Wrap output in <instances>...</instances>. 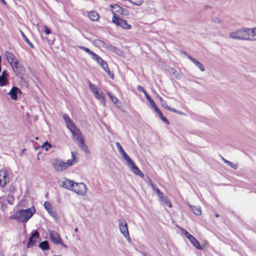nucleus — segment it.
Listing matches in <instances>:
<instances>
[{
    "instance_id": "f257e3e1",
    "label": "nucleus",
    "mask_w": 256,
    "mask_h": 256,
    "mask_svg": "<svg viewBox=\"0 0 256 256\" xmlns=\"http://www.w3.org/2000/svg\"><path fill=\"white\" fill-rule=\"evenodd\" d=\"M67 128L70 132L72 138L80 144V146L83 149L86 148L84 140L82 134L80 130L76 127L74 122L71 120L66 114L62 115Z\"/></svg>"
},
{
    "instance_id": "f03ea898",
    "label": "nucleus",
    "mask_w": 256,
    "mask_h": 256,
    "mask_svg": "<svg viewBox=\"0 0 256 256\" xmlns=\"http://www.w3.org/2000/svg\"><path fill=\"white\" fill-rule=\"evenodd\" d=\"M116 146L118 152L122 157L123 159L126 162L127 166L130 168L132 172L140 178H144V174L136 165L133 160L130 158V157L124 151L120 144L118 142H116Z\"/></svg>"
},
{
    "instance_id": "7ed1b4c3",
    "label": "nucleus",
    "mask_w": 256,
    "mask_h": 256,
    "mask_svg": "<svg viewBox=\"0 0 256 256\" xmlns=\"http://www.w3.org/2000/svg\"><path fill=\"white\" fill-rule=\"evenodd\" d=\"M76 155L75 152H71L72 159L68 160L66 162H64L60 159H55L52 162L54 169L58 172L66 170L78 162Z\"/></svg>"
},
{
    "instance_id": "20e7f679",
    "label": "nucleus",
    "mask_w": 256,
    "mask_h": 256,
    "mask_svg": "<svg viewBox=\"0 0 256 256\" xmlns=\"http://www.w3.org/2000/svg\"><path fill=\"white\" fill-rule=\"evenodd\" d=\"M36 212V208L32 206L25 210H20L16 212L12 218L18 222L26 223Z\"/></svg>"
},
{
    "instance_id": "39448f33",
    "label": "nucleus",
    "mask_w": 256,
    "mask_h": 256,
    "mask_svg": "<svg viewBox=\"0 0 256 256\" xmlns=\"http://www.w3.org/2000/svg\"><path fill=\"white\" fill-rule=\"evenodd\" d=\"M4 54L13 71L18 76L22 74L24 72V68L19 64L18 60L10 52L6 51Z\"/></svg>"
},
{
    "instance_id": "423d86ee",
    "label": "nucleus",
    "mask_w": 256,
    "mask_h": 256,
    "mask_svg": "<svg viewBox=\"0 0 256 256\" xmlns=\"http://www.w3.org/2000/svg\"><path fill=\"white\" fill-rule=\"evenodd\" d=\"M88 86L90 90L92 92L94 98L100 100L104 106H105L106 103L102 92L100 90L97 86L92 84L90 82H88Z\"/></svg>"
},
{
    "instance_id": "0eeeda50",
    "label": "nucleus",
    "mask_w": 256,
    "mask_h": 256,
    "mask_svg": "<svg viewBox=\"0 0 256 256\" xmlns=\"http://www.w3.org/2000/svg\"><path fill=\"white\" fill-rule=\"evenodd\" d=\"M180 230L181 234L186 238L194 247L199 250H202V247L201 246L198 241L193 236L183 228H180Z\"/></svg>"
},
{
    "instance_id": "6e6552de",
    "label": "nucleus",
    "mask_w": 256,
    "mask_h": 256,
    "mask_svg": "<svg viewBox=\"0 0 256 256\" xmlns=\"http://www.w3.org/2000/svg\"><path fill=\"white\" fill-rule=\"evenodd\" d=\"M72 192L78 196H84L87 194L88 188L86 184L82 182H75Z\"/></svg>"
},
{
    "instance_id": "1a4fd4ad",
    "label": "nucleus",
    "mask_w": 256,
    "mask_h": 256,
    "mask_svg": "<svg viewBox=\"0 0 256 256\" xmlns=\"http://www.w3.org/2000/svg\"><path fill=\"white\" fill-rule=\"evenodd\" d=\"M118 224L120 233L128 242H130L131 238L129 234L128 224L124 220H120L118 221Z\"/></svg>"
},
{
    "instance_id": "9d476101",
    "label": "nucleus",
    "mask_w": 256,
    "mask_h": 256,
    "mask_svg": "<svg viewBox=\"0 0 256 256\" xmlns=\"http://www.w3.org/2000/svg\"><path fill=\"white\" fill-rule=\"evenodd\" d=\"M110 7L112 14V21L113 20L114 18H120V16L122 15L124 11L126 10L125 9L122 8L117 4H110Z\"/></svg>"
},
{
    "instance_id": "9b49d317",
    "label": "nucleus",
    "mask_w": 256,
    "mask_h": 256,
    "mask_svg": "<svg viewBox=\"0 0 256 256\" xmlns=\"http://www.w3.org/2000/svg\"><path fill=\"white\" fill-rule=\"evenodd\" d=\"M151 186L152 190L156 193L160 200L162 202L166 205L168 206L169 208L172 207V204L168 200L167 197L164 194V193L161 192L160 190L153 184H151Z\"/></svg>"
},
{
    "instance_id": "f8f14e48",
    "label": "nucleus",
    "mask_w": 256,
    "mask_h": 256,
    "mask_svg": "<svg viewBox=\"0 0 256 256\" xmlns=\"http://www.w3.org/2000/svg\"><path fill=\"white\" fill-rule=\"evenodd\" d=\"M112 22L116 26L124 30H130L132 28V25L128 24L126 20L120 18H114Z\"/></svg>"
},
{
    "instance_id": "ddd939ff",
    "label": "nucleus",
    "mask_w": 256,
    "mask_h": 256,
    "mask_svg": "<svg viewBox=\"0 0 256 256\" xmlns=\"http://www.w3.org/2000/svg\"><path fill=\"white\" fill-rule=\"evenodd\" d=\"M230 38L236 40H244V28H237L229 34Z\"/></svg>"
},
{
    "instance_id": "4468645a",
    "label": "nucleus",
    "mask_w": 256,
    "mask_h": 256,
    "mask_svg": "<svg viewBox=\"0 0 256 256\" xmlns=\"http://www.w3.org/2000/svg\"><path fill=\"white\" fill-rule=\"evenodd\" d=\"M49 234L52 242L56 244H60L64 246L63 242L60 234L54 230H50Z\"/></svg>"
},
{
    "instance_id": "2eb2a0df",
    "label": "nucleus",
    "mask_w": 256,
    "mask_h": 256,
    "mask_svg": "<svg viewBox=\"0 0 256 256\" xmlns=\"http://www.w3.org/2000/svg\"><path fill=\"white\" fill-rule=\"evenodd\" d=\"M8 179L7 170L4 168L0 169V186L4 187Z\"/></svg>"
},
{
    "instance_id": "dca6fc26",
    "label": "nucleus",
    "mask_w": 256,
    "mask_h": 256,
    "mask_svg": "<svg viewBox=\"0 0 256 256\" xmlns=\"http://www.w3.org/2000/svg\"><path fill=\"white\" fill-rule=\"evenodd\" d=\"M44 206L49 214L54 219L56 220L58 218V214L55 210L52 208L51 203L48 201L44 202Z\"/></svg>"
},
{
    "instance_id": "f3484780",
    "label": "nucleus",
    "mask_w": 256,
    "mask_h": 256,
    "mask_svg": "<svg viewBox=\"0 0 256 256\" xmlns=\"http://www.w3.org/2000/svg\"><path fill=\"white\" fill-rule=\"evenodd\" d=\"M39 238V234L37 230L34 231L29 239L28 242L27 244L28 248H31L35 246L37 240Z\"/></svg>"
},
{
    "instance_id": "a211bd4d",
    "label": "nucleus",
    "mask_w": 256,
    "mask_h": 256,
    "mask_svg": "<svg viewBox=\"0 0 256 256\" xmlns=\"http://www.w3.org/2000/svg\"><path fill=\"white\" fill-rule=\"evenodd\" d=\"M62 187L63 188L68 190H70L72 191V188H74L75 182L72 180H70L69 179L64 178V179L62 182Z\"/></svg>"
},
{
    "instance_id": "6ab92c4d",
    "label": "nucleus",
    "mask_w": 256,
    "mask_h": 256,
    "mask_svg": "<svg viewBox=\"0 0 256 256\" xmlns=\"http://www.w3.org/2000/svg\"><path fill=\"white\" fill-rule=\"evenodd\" d=\"M92 44L94 46H96L100 48L108 49L110 48L109 45L104 42L101 40L99 39L94 40L92 42Z\"/></svg>"
},
{
    "instance_id": "aec40b11",
    "label": "nucleus",
    "mask_w": 256,
    "mask_h": 256,
    "mask_svg": "<svg viewBox=\"0 0 256 256\" xmlns=\"http://www.w3.org/2000/svg\"><path fill=\"white\" fill-rule=\"evenodd\" d=\"M20 93L21 91L20 88L16 86H13L8 94L10 96L11 99L16 100L18 98L17 94Z\"/></svg>"
},
{
    "instance_id": "412c9836",
    "label": "nucleus",
    "mask_w": 256,
    "mask_h": 256,
    "mask_svg": "<svg viewBox=\"0 0 256 256\" xmlns=\"http://www.w3.org/2000/svg\"><path fill=\"white\" fill-rule=\"evenodd\" d=\"M8 80L6 76V70H4L0 75V86L2 87L8 84Z\"/></svg>"
},
{
    "instance_id": "4be33fe9",
    "label": "nucleus",
    "mask_w": 256,
    "mask_h": 256,
    "mask_svg": "<svg viewBox=\"0 0 256 256\" xmlns=\"http://www.w3.org/2000/svg\"><path fill=\"white\" fill-rule=\"evenodd\" d=\"M252 28H244L245 40H252Z\"/></svg>"
},
{
    "instance_id": "5701e85b",
    "label": "nucleus",
    "mask_w": 256,
    "mask_h": 256,
    "mask_svg": "<svg viewBox=\"0 0 256 256\" xmlns=\"http://www.w3.org/2000/svg\"><path fill=\"white\" fill-rule=\"evenodd\" d=\"M88 16L92 21L96 22L99 20V14L95 11H92L88 14Z\"/></svg>"
},
{
    "instance_id": "b1692460",
    "label": "nucleus",
    "mask_w": 256,
    "mask_h": 256,
    "mask_svg": "<svg viewBox=\"0 0 256 256\" xmlns=\"http://www.w3.org/2000/svg\"><path fill=\"white\" fill-rule=\"evenodd\" d=\"M92 58L95 60L97 64L100 65L101 67L102 66H104V64L106 63L105 61H104L97 54H95Z\"/></svg>"
},
{
    "instance_id": "393cba45",
    "label": "nucleus",
    "mask_w": 256,
    "mask_h": 256,
    "mask_svg": "<svg viewBox=\"0 0 256 256\" xmlns=\"http://www.w3.org/2000/svg\"><path fill=\"white\" fill-rule=\"evenodd\" d=\"M188 58L191 60L193 64L200 70V71L204 72V68L201 63L191 56H188Z\"/></svg>"
},
{
    "instance_id": "a878e982",
    "label": "nucleus",
    "mask_w": 256,
    "mask_h": 256,
    "mask_svg": "<svg viewBox=\"0 0 256 256\" xmlns=\"http://www.w3.org/2000/svg\"><path fill=\"white\" fill-rule=\"evenodd\" d=\"M101 68L104 70L106 72V74L112 79H114V74L110 72L107 63L104 64V65L102 66Z\"/></svg>"
},
{
    "instance_id": "bb28decb",
    "label": "nucleus",
    "mask_w": 256,
    "mask_h": 256,
    "mask_svg": "<svg viewBox=\"0 0 256 256\" xmlns=\"http://www.w3.org/2000/svg\"><path fill=\"white\" fill-rule=\"evenodd\" d=\"M189 206L196 214L198 216H200L202 214V212L200 206H192V205H189Z\"/></svg>"
},
{
    "instance_id": "cd10ccee",
    "label": "nucleus",
    "mask_w": 256,
    "mask_h": 256,
    "mask_svg": "<svg viewBox=\"0 0 256 256\" xmlns=\"http://www.w3.org/2000/svg\"><path fill=\"white\" fill-rule=\"evenodd\" d=\"M132 5L136 6H140L144 2V0H128Z\"/></svg>"
},
{
    "instance_id": "c85d7f7f",
    "label": "nucleus",
    "mask_w": 256,
    "mask_h": 256,
    "mask_svg": "<svg viewBox=\"0 0 256 256\" xmlns=\"http://www.w3.org/2000/svg\"><path fill=\"white\" fill-rule=\"evenodd\" d=\"M39 247L42 250L49 249V245L47 241H43L39 244Z\"/></svg>"
},
{
    "instance_id": "c756f323",
    "label": "nucleus",
    "mask_w": 256,
    "mask_h": 256,
    "mask_svg": "<svg viewBox=\"0 0 256 256\" xmlns=\"http://www.w3.org/2000/svg\"><path fill=\"white\" fill-rule=\"evenodd\" d=\"M20 33L24 41L30 46L31 48H34V46L33 44L28 40L24 33L22 31H20Z\"/></svg>"
},
{
    "instance_id": "7c9ffc66",
    "label": "nucleus",
    "mask_w": 256,
    "mask_h": 256,
    "mask_svg": "<svg viewBox=\"0 0 256 256\" xmlns=\"http://www.w3.org/2000/svg\"><path fill=\"white\" fill-rule=\"evenodd\" d=\"M52 147V146L48 142H44L42 146V148L46 152H48Z\"/></svg>"
},
{
    "instance_id": "2f4dec72",
    "label": "nucleus",
    "mask_w": 256,
    "mask_h": 256,
    "mask_svg": "<svg viewBox=\"0 0 256 256\" xmlns=\"http://www.w3.org/2000/svg\"><path fill=\"white\" fill-rule=\"evenodd\" d=\"M222 160L223 162L226 164L228 166L234 168V169H236L237 168H238V166L236 164H232V162H230L228 161V160H226L222 158Z\"/></svg>"
},
{
    "instance_id": "473e14b6",
    "label": "nucleus",
    "mask_w": 256,
    "mask_h": 256,
    "mask_svg": "<svg viewBox=\"0 0 256 256\" xmlns=\"http://www.w3.org/2000/svg\"><path fill=\"white\" fill-rule=\"evenodd\" d=\"M108 95L114 104H116L118 102V98L112 94L111 92H108Z\"/></svg>"
},
{
    "instance_id": "72a5a7b5",
    "label": "nucleus",
    "mask_w": 256,
    "mask_h": 256,
    "mask_svg": "<svg viewBox=\"0 0 256 256\" xmlns=\"http://www.w3.org/2000/svg\"><path fill=\"white\" fill-rule=\"evenodd\" d=\"M252 41H256V27L252 28Z\"/></svg>"
},
{
    "instance_id": "f704fd0d",
    "label": "nucleus",
    "mask_w": 256,
    "mask_h": 256,
    "mask_svg": "<svg viewBox=\"0 0 256 256\" xmlns=\"http://www.w3.org/2000/svg\"><path fill=\"white\" fill-rule=\"evenodd\" d=\"M79 48H80V50H82L83 51H84V52H86V53H87L88 54L90 52L91 50H90L88 48H86L85 46H80L79 47Z\"/></svg>"
},
{
    "instance_id": "c9c22d12",
    "label": "nucleus",
    "mask_w": 256,
    "mask_h": 256,
    "mask_svg": "<svg viewBox=\"0 0 256 256\" xmlns=\"http://www.w3.org/2000/svg\"><path fill=\"white\" fill-rule=\"evenodd\" d=\"M45 33L46 35H49L51 33V30L50 28H48V26L46 25H44L43 26Z\"/></svg>"
},
{
    "instance_id": "e433bc0d",
    "label": "nucleus",
    "mask_w": 256,
    "mask_h": 256,
    "mask_svg": "<svg viewBox=\"0 0 256 256\" xmlns=\"http://www.w3.org/2000/svg\"><path fill=\"white\" fill-rule=\"evenodd\" d=\"M150 104L151 106L154 109V110H156L158 109V108L156 106L154 102L152 100L151 101H150Z\"/></svg>"
},
{
    "instance_id": "4c0bfd02",
    "label": "nucleus",
    "mask_w": 256,
    "mask_h": 256,
    "mask_svg": "<svg viewBox=\"0 0 256 256\" xmlns=\"http://www.w3.org/2000/svg\"><path fill=\"white\" fill-rule=\"evenodd\" d=\"M155 112L157 113V114L158 115L159 117L160 118H162V117H164V116L162 115V113L159 110V109H157L156 110H155Z\"/></svg>"
},
{
    "instance_id": "58836bf2",
    "label": "nucleus",
    "mask_w": 256,
    "mask_h": 256,
    "mask_svg": "<svg viewBox=\"0 0 256 256\" xmlns=\"http://www.w3.org/2000/svg\"><path fill=\"white\" fill-rule=\"evenodd\" d=\"M8 202H9L10 204H12L14 200L13 196H8Z\"/></svg>"
},
{
    "instance_id": "ea45409f",
    "label": "nucleus",
    "mask_w": 256,
    "mask_h": 256,
    "mask_svg": "<svg viewBox=\"0 0 256 256\" xmlns=\"http://www.w3.org/2000/svg\"><path fill=\"white\" fill-rule=\"evenodd\" d=\"M161 104H162V106L163 107H164V108H166L167 110H168V108H170V106H168L166 104V102H164H164Z\"/></svg>"
},
{
    "instance_id": "a19ab883",
    "label": "nucleus",
    "mask_w": 256,
    "mask_h": 256,
    "mask_svg": "<svg viewBox=\"0 0 256 256\" xmlns=\"http://www.w3.org/2000/svg\"><path fill=\"white\" fill-rule=\"evenodd\" d=\"M160 119L166 124H169L168 121L164 116L162 118H160Z\"/></svg>"
},
{
    "instance_id": "79ce46f5",
    "label": "nucleus",
    "mask_w": 256,
    "mask_h": 256,
    "mask_svg": "<svg viewBox=\"0 0 256 256\" xmlns=\"http://www.w3.org/2000/svg\"><path fill=\"white\" fill-rule=\"evenodd\" d=\"M168 110H169L170 111H172V112H174L175 113H176V114H177V112H178V110H175L174 108H168Z\"/></svg>"
},
{
    "instance_id": "37998d69",
    "label": "nucleus",
    "mask_w": 256,
    "mask_h": 256,
    "mask_svg": "<svg viewBox=\"0 0 256 256\" xmlns=\"http://www.w3.org/2000/svg\"><path fill=\"white\" fill-rule=\"evenodd\" d=\"M95 54L96 53H94L93 51L91 50L90 52L88 54V55H90L91 56V58H92Z\"/></svg>"
},
{
    "instance_id": "c03bdc74",
    "label": "nucleus",
    "mask_w": 256,
    "mask_h": 256,
    "mask_svg": "<svg viewBox=\"0 0 256 256\" xmlns=\"http://www.w3.org/2000/svg\"><path fill=\"white\" fill-rule=\"evenodd\" d=\"M142 92L144 93V96H146H146H148V95L147 94L146 92V90H144V88H142Z\"/></svg>"
},
{
    "instance_id": "a18cd8bd",
    "label": "nucleus",
    "mask_w": 256,
    "mask_h": 256,
    "mask_svg": "<svg viewBox=\"0 0 256 256\" xmlns=\"http://www.w3.org/2000/svg\"><path fill=\"white\" fill-rule=\"evenodd\" d=\"M146 98L149 102H150V101H151L152 100V99L150 98V97L149 96H146Z\"/></svg>"
},
{
    "instance_id": "49530a36",
    "label": "nucleus",
    "mask_w": 256,
    "mask_h": 256,
    "mask_svg": "<svg viewBox=\"0 0 256 256\" xmlns=\"http://www.w3.org/2000/svg\"><path fill=\"white\" fill-rule=\"evenodd\" d=\"M158 99L160 100V102L162 104L164 100H163L162 98L160 96H158Z\"/></svg>"
},
{
    "instance_id": "de8ad7c7",
    "label": "nucleus",
    "mask_w": 256,
    "mask_h": 256,
    "mask_svg": "<svg viewBox=\"0 0 256 256\" xmlns=\"http://www.w3.org/2000/svg\"><path fill=\"white\" fill-rule=\"evenodd\" d=\"M177 114H178L180 115H184V112L178 111V112H177Z\"/></svg>"
},
{
    "instance_id": "09e8293b",
    "label": "nucleus",
    "mask_w": 256,
    "mask_h": 256,
    "mask_svg": "<svg viewBox=\"0 0 256 256\" xmlns=\"http://www.w3.org/2000/svg\"><path fill=\"white\" fill-rule=\"evenodd\" d=\"M0 0L4 4V5L6 4V2L4 0Z\"/></svg>"
},
{
    "instance_id": "8fccbe9b",
    "label": "nucleus",
    "mask_w": 256,
    "mask_h": 256,
    "mask_svg": "<svg viewBox=\"0 0 256 256\" xmlns=\"http://www.w3.org/2000/svg\"><path fill=\"white\" fill-rule=\"evenodd\" d=\"M138 90L142 92V88H143L142 87H141L140 86H138Z\"/></svg>"
},
{
    "instance_id": "3c124183",
    "label": "nucleus",
    "mask_w": 256,
    "mask_h": 256,
    "mask_svg": "<svg viewBox=\"0 0 256 256\" xmlns=\"http://www.w3.org/2000/svg\"><path fill=\"white\" fill-rule=\"evenodd\" d=\"M36 26H37V28H38V32H40V29H39L40 24H36Z\"/></svg>"
},
{
    "instance_id": "603ef678",
    "label": "nucleus",
    "mask_w": 256,
    "mask_h": 256,
    "mask_svg": "<svg viewBox=\"0 0 256 256\" xmlns=\"http://www.w3.org/2000/svg\"><path fill=\"white\" fill-rule=\"evenodd\" d=\"M78 228H74V232H78Z\"/></svg>"
},
{
    "instance_id": "864d4df0",
    "label": "nucleus",
    "mask_w": 256,
    "mask_h": 256,
    "mask_svg": "<svg viewBox=\"0 0 256 256\" xmlns=\"http://www.w3.org/2000/svg\"><path fill=\"white\" fill-rule=\"evenodd\" d=\"M1 60H2V57H1V56L0 55V64H1Z\"/></svg>"
},
{
    "instance_id": "5fc2aeb1",
    "label": "nucleus",
    "mask_w": 256,
    "mask_h": 256,
    "mask_svg": "<svg viewBox=\"0 0 256 256\" xmlns=\"http://www.w3.org/2000/svg\"><path fill=\"white\" fill-rule=\"evenodd\" d=\"M36 140H38V137H36Z\"/></svg>"
}]
</instances>
